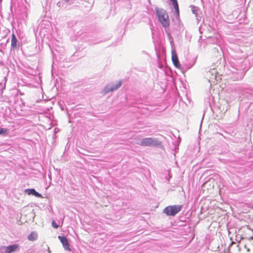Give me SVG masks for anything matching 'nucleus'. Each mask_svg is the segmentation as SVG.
<instances>
[{
  "label": "nucleus",
  "mask_w": 253,
  "mask_h": 253,
  "mask_svg": "<svg viewBox=\"0 0 253 253\" xmlns=\"http://www.w3.org/2000/svg\"><path fill=\"white\" fill-rule=\"evenodd\" d=\"M157 15L162 25L165 27L169 26V20L166 11L163 9H156Z\"/></svg>",
  "instance_id": "nucleus-1"
},
{
  "label": "nucleus",
  "mask_w": 253,
  "mask_h": 253,
  "mask_svg": "<svg viewBox=\"0 0 253 253\" xmlns=\"http://www.w3.org/2000/svg\"><path fill=\"white\" fill-rule=\"evenodd\" d=\"M182 208V205L169 206L164 209L163 212L167 215L174 216L181 211Z\"/></svg>",
  "instance_id": "nucleus-2"
},
{
  "label": "nucleus",
  "mask_w": 253,
  "mask_h": 253,
  "mask_svg": "<svg viewBox=\"0 0 253 253\" xmlns=\"http://www.w3.org/2000/svg\"><path fill=\"white\" fill-rule=\"evenodd\" d=\"M161 144L158 140L151 137H147L141 140L140 145L142 146H156Z\"/></svg>",
  "instance_id": "nucleus-3"
},
{
  "label": "nucleus",
  "mask_w": 253,
  "mask_h": 253,
  "mask_svg": "<svg viewBox=\"0 0 253 253\" xmlns=\"http://www.w3.org/2000/svg\"><path fill=\"white\" fill-rule=\"evenodd\" d=\"M122 85V82L121 81H119L115 84H112V85H107L106 86L104 89V93H107L110 91H113L114 90H117Z\"/></svg>",
  "instance_id": "nucleus-4"
},
{
  "label": "nucleus",
  "mask_w": 253,
  "mask_h": 253,
  "mask_svg": "<svg viewBox=\"0 0 253 253\" xmlns=\"http://www.w3.org/2000/svg\"><path fill=\"white\" fill-rule=\"evenodd\" d=\"M58 238L62 244L64 249L69 251H71V249L70 248L69 244L67 238L65 236H59Z\"/></svg>",
  "instance_id": "nucleus-5"
},
{
  "label": "nucleus",
  "mask_w": 253,
  "mask_h": 253,
  "mask_svg": "<svg viewBox=\"0 0 253 253\" xmlns=\"http://www.w3.org/2000/svg\"><path fill=\"white\" fill-rule=\"evenodd\" d=\"M19 246L18 244H13L5 248V253H11L18 250Z\"/></svg>",
  "instance_id": "nucleus-6"
},
{
  "label": "nucleus",
  "mask_w": 253,
  "mask_h": 253,
  "mask_svg": "<svg viewBox=\"0 0 253 253\" xmlns=\"http://www.w3.org/2000/svg\"><path fill=\"white\" fill-rule=\"evenodd\" d=\"M171 60L173 63H179L178 56L175 50H171Z\"/></svg>",
  "instance_id": "nucleus-7"
},
{
  "label": "nucleus",
  "mask_w": 253,
  "mask_h": 253,
  "mask_svg": "<svg viewBox=\"0 0 253 253\" xmlns=\"http://www.w3.org/2000/svg\"><path fill=\"white\" fill-rule=\"evenodd\" d=\"M38 237L37 234L35 232H32L28 236V239L30 241H35Z\"/></svg>",
  "instance_id": "nucleus-8"
},
{
  "label": "nucleus",
  "mask_w": 253,
  "mask_h": 253,
  "mask_svg": "<svg viewBox=\"0 0 253 253\" xmlns=\"http://www.w3.org/2000/svg\"><path fill=\"white\" fill-rule=\"evenodd\" d=\"M26 191H28V194H33L37 197H40V194L36 192L34 189H27Z\"/></svg>",
  "instance_id": "nucleus-9"
},
{
  "label": "nucleus",
  "mask_w": 253,
  "mask_h": 253,
  "mask_svg": "<svg viewBox=\"0 0 253 253\" xmlns=\"http://www.w3.org/2000/svg\"><path fill=\"white\" fill-rule=\"evenodd\" d=\"M17 45V39L14 34H12L11 37V45L13 47H16Z\"/></svg>",
  "instance_id": "nucleus-10"
},
{
  "label": "nucleus",
  "mask_w": 253,
  "mask_h": 253,
  "mask_svg": "<svg viewBox=\"0 0 253 253\" xmlns=\"http://www.w3.org/2000/svg\"><path fill=\"white\" fill-rule=\"evenodd\" d=\"M172 3L173 5L174 8L176 10L177 14H179V9H178V5L177 1L173 2Z\"/></svg>",
  "instance_id": "nucleus-11"
},
{
  "label": "nucleus",
  "mask_w": 253,
  "mask_h": 253,
  "mask_svg": "<svg viewBox=\"0 0 253 253\" xmlns=\"http://www.w3.org/2000/svg\"><path fill=\"white\" fill-rule=\"evenodd\" d=\"M8 132V129L6 128H1L0 129V134H6Z\"/></svg>",
  "instance_id": "nucleus-12"
},
{
  "label": "nucleus",
  "mask_w": 253,
  "mask_h": 253,
  "mask_svg": "<svg viewBox=\"0 0 253 253\" xmlns=\"http://www.w3.org/2000/svg\"><path fill=\"white\" fill-rule=\"evenodd\" d=\"M52 225L54 228H58L59 227V225H58L54 220L52 222Z\"/></svg>",
  "instance_id": "nucleus-13"
},
{
  "label": "nucleus",
  "mask_w": 253,
  "mask_h": 253,
  "mask_svg": "<svg viewBox=\"0 0 253 253\" xmlns=\"http://www.w3.org/2000/svg\"><path fill=\"white\" fill-rule=\"evenodd\" d=\"M174 67L178 69L181 68V64H173Z\"/></svg>",
  "instance_id": "nucleus-14"
},
{
  "label": "nucleus",
  "mask_w": 253,
  "mask_h": 253,
  "mask_svg": "<svg viewBox=\"0 0 253 253\" xmlns=\"http://www.w3.org/2000/svg\"><path fill=\"white\" fill-rule=\"evenodd\" d=\"M170 0L171 1V2L172 3L177 1V0Z\"/></svg>",
  "instance_id": "nucleus-15"
}]
</instances>
